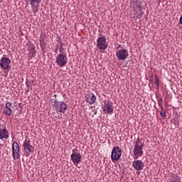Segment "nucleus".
Masks as SVG:
<instances>
[{
	"instance_id": "nucleus-1",
	"label": "nucleus",
	"mask_w": 182,
	"mask_h": 182,
	"mask_svg": "<svg viewBox=\"0 0 182 182\" xmlns=\"http://www.w3.org/2000/svg\"><path fill=\"white\" fill-rule=\"evenodd\" d=\"M141 147H143V144H141V142H140V139H137L134 150V159H139V157L143 156V149Z\"/></svg>"
},
{
	"instance_id": "nucleus-2",
	"label": "nucleus",
	"mask_w": 182,
	"mask_h": 182,
	"mask_svg": "<svg viewBox=\"0 0 182 182\" xmlns=\"http://www.w3.org/2000/svg\"><path fill=\"white\" fill-rule=\"evenodd\" d=\"M52 105L54 106L56 110L60 112V113H63V112L68 109V105L63 102H58L57 101H54L53 102Z\"/></svg>"
},
{
	"instance_id": "nucleus-3",
	"label": "nucleus",
	"mask_w": 182,
	"mask_h": 182,
	"mask_svg": "<svg viewBox=\"0 0 182 182\" xmlns=\"http://www.w3.org/2000/svg\"><path fill=\"white\" fill-rule=\"evenodd\" d=\"M56 63L60 67L63 68L68 63V58L66 55L60 54L56 58Z\"/></svg>"
},
{
	"instance_id": "nucleus-4",
	"label": "nucleus",
	"mask_w": 182,
	"mask_h": 182,
	"mask_svg": "<svg viewBox=\"0 0 182 182\" xmlns=\"http://www.w3.org/2000/svg\"><path fill=\"white\" fill-rule=\"evenodd\" d=\"M122 156V149L119 146L114 147L112 151V160H119Z\"/></svg>"
},
{
	"instance_id": "nucleus-5",
	"label": "nucleus",
	"mask_w": 182,
	"mask_h": 182,
	"mask_svg": "<svg viewBox=\"0 0 182 182\" xmlns=\"http://www.w3.org/2000/svg\"><path fill=\"white\" fill-rule=\"evenodd\" d=\"M97 46L100 49L105 50L107 48V43H106V38L105 37H100L97 40Z\"/></svg>"
},
{
	"instance_id": "nucleus-6",
	"label": "nucleus",
	"mask_w": 182,
	"mask_h": 182,
	"mask_svg": "<svg viewBox=\"0 0 182 182\" xmlns=\"http://www.w3.org/2000/svg\"><path fill=\"white\" fill-rule=\"evenodd\" d=\"M0 66L2 69H9L11 68V60L8 58H3L0 60Z\"/></svg>"
},
{
	"instance_id": "nucleus-7",
	"label": "nucleus",
	"mask_w": 182,
	"mask_h": 182,
	"mask_svg": "<svg viewBox=\"0 0 182 182\" xmlns=\"http://www.w3.org/2000/svg\"><path fill=\"white\" fill-rule=\"evenodd\" d=\"M117 56L118 59H120L121 60H124L128 56H129V52L127 50L123 49V50H119L117 53Z\"/></svg>"
},
{
	"instance_id": "nucleus-8",
	"label": "nucleus",
	"mask_w": 182,
	"mask_h": 182,
	"mask_svg": "<svg viewBox=\"0 0 182 182\" xmlns=\"http://www.w3.org/2000/svg\"><path fill=\"white\" fill-rule=\"evenodd\" d=\"M12 149H13V157L16 160V159L19 157V145H18V143L16 142L13 143Z\"/></svg>"
},
{
	"instance_id": "nucleus-9",
	"label": "nucleus",
	"mask_w": 182,
	"mask_h": 182,
	"mask_svg": "<svg viewBox=\"0 0 182 182\" xmlns=\"http://www.w3.org/2000/svg\"><path fill=\"white\" fill-rule=\"evenodd\" d=\"M133 166L134 168H136V170H143L144 164H143V161L140 160H136L134 161Z\"/></svg>"
},
{
	"instance_id": "nucleus-10",
	"label": "nucleus",
	"mask_w": 182,
	"mask_h": 182,
	"mask_svg": "<svg viewBox=\"0 0 182 182\" xmlns=\"http://www.w3.org/2000/svg\"><path fill=\"white\" fill-rule=\"evenodd\" d=\"M6 109L4 110V113H5V114H7V116H11V114H12V109H14L12 103L7 102L6 104Z\"/></svg>"
},
{
	"instance_id": "nucleus-11",
	"label": "nucleus",
	"mask_w": 182,
	"mask_h": 182,
	"mask_svg": "<svg viewBox=\"0 0 182 182\" xmlns=\"http://www.w3.org/2000/svg\"><path fill=\"white\" fill-rule=\"evenodd\" d=\"M103 112L106 114L113 113V105L107 103L103 107Z\"/></svg>"
},
{
	"instance_id": "nucleus-12",
	"label": "nucleus",
	"mask_w": 182,
	"mask_h": 182,
	"mask_svg": "<svg viewBox=\"0 0 182 182\" xmlns=\"http://www.w3.org/2000/svg\"><path fill=\"white\" fill-rule=\"evenodd\" d=\"M71 159L73 163H80V153H74L71 155Z\"/></svg>"
},
{
	"instance_id": "nucleus-13",
	"label": "nucleus",
	"mask_w": 182,
	"mask_h": 182,
	"mask_svg": "<svg viewBox=\"0 0 182 182\" xmlns=\"http://www.w3.org/2000/svg\"><path fill=\"white\" fill-rule=\"evenodd\" d=\"M87 102L90 103V105H93L95 102H96V97L93 94H89L87 97Z\"/></svg>"
},
{
	"instance_id": "nucleus-14",
	"label": "nucleus",
	"mask_w": 182,
	"mask_h": 182,
	"mask_svg": "<svg viewBox=\"0 0 182 182\" xmlns=\"http://www.w3.org/2000/svg\"><path fill=\"white\" fill-rule=\"evenodd\" d=\"M23 147H24V150L26 151H29V153H32V151H33V147H32V146H31V144H29L28 141H26L23 144Z\"/></svg>"
},
{
	"instance_id": "nucleus-15",
	"label": "nucleus",
	"mask_w": 182,
	"mask_h": 182,
	"mask_svg": "<svg viewBox=\"0 0 182 182\" xmlns=\"http://www.w3.org/2000/svg\"><path fill=\"white\" fill-rule=\"evenodd\" d=\"M0 139H8V132H6L5 129H1L0 131Z\"/></svg>"
},
{
	"instance_id": "nucleus-16",
	"label": "nucleus",
	"mask_w": 182,
	"mask_h": 182,
	"mask_svg": "<svg viewBox=\"0 0 182 182\" xmlns=\"http://www.w3.org/2000/svg\"><path fill=\"white\" fill-rule=\"evenodd\" d=\"M39 2H41V0H30V4L33 8H38Z\"/></svg>"
},
{
	"instance_id": "nucleus-17",
	"label": "nucleus",
	"mask_w": 182,
	"mask_h": 182,
	"mask_svg": "<svg viewBox=\"0 0 182 182\" xmlns=\"http://www.w3.org/2000/svg\"><path fill=\"white\" fill-rule=\"evenodd\" d=\"M155 85H157V87H159V78H157V76L155 77Z\"/></svg>"
},
{
	"instance_id": "nucleus-18",
	"label": "nucleus",
	"mask_w": 182,
	"mask_h": 182,
	"mask_svg": "<svg viewBox=\"0 0 182 182\" xmlns=\"http://www.w3.org/2000/svg\"><path fill=\"white\" fill-rule=\"evenodd\" d=\"M161 116L162 117H166V111L161 112Z\"/></svg>"
},
{
	"instance_id": "nucleus-19",
	"label": "nucleus",
	"mask_w": 182,
	"mask_h": 182,
	"mask_svg": "<svg viewBox=\"0 0 182 182\" xmlns=\"http://www.w3.org/2000/svg\"><path fill=\"white\" fill-rule=\"evenodd\" d=\"M180 23L182 25V16H181V18H180Z\"/></svg>"
},
{
	"instance_id": "nucleus-20",
	"label": "nucleus",
	"mask_w": 182,
	"mask_h": 182,
	"mask_svg": "<svg viewBox=\"0 0 182 182\" xmlns=\"http://www.w3.org/2000/svg\"><path fill=\"white\" fill-rule=\"evenodd\" d=\"M62 50H63V48H60V52H62Z\"/></svg>"
},
{
	"instance_id": "nucleus-21",
	"label": "nucleus",
	"mask_w": 182,
	"mask_h": 182,
	"mask_svg": "<svg viewBox=\"0 0 182 182\" xmlns=\"http://www.w3.org/2000/svg\"><path fill=\"white\" fill-rule=\"evenodd\" d=\"M56 52H58V48L55 50Z\"/></svg>"
},
{
	"instance_id": "nucleus-22",
	"label": "nucleus",
	"mask_w": 182,
	"mask_h": 182,
	"mask_svg": "<svg viewBox=\"0 0 182 182\" xmlns=\"http://www.w3.org/2000/svg\"><path fill=\"white\" fill-rule=\"evenodd\" d=\"M95 114H96V112H95Z\"/></svg>"
},
{
	"instance_id": "nucleus-23",
	"label": "nucleus",
	"mask_w": 182,
	"mask_h": 182,
	"mask_svg": "<svg viewBox=\"0 0 182 182\" xmlns=\"http://www.w3.org/2000/svg\"><path fill=\"white\" fill-rule=\"evenodd\" d=\"M1 129H0V132H1Z\"/></svg>"
}]
</instances>
